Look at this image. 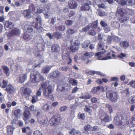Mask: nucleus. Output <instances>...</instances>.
Here are the masks:
<instances>
[{"mask_svg": "<svg viewBox=\"0 0 135 135\" xmlns=\"http://www.w3.org/2000/svg\"><path fill=\"white\" fill-rule=\"evenodd\" d=\"M4 26L5 28L7 30V28H8L10 29H12L13 27V25L12 23L11 22L9 21H6L4 25Z\"/></svg>", "mask_w": 135, "mask_h": 135, "instance_id": "a211bd4d", "label": "nucleus"}, {"mask_svg": "<svg viewBox=\"0 0 135 135\" xmlns=\"http://www.w3.org/2000/svg\"><path fill=\"white\" fill-rule=\"evenodd\" d=\"M90 53H89L88 52H86L85 53L83 57V59L85 60L86 59H87L88 61L86 62L87 63H88L89 62V60L88 59L90 57Z\"/></svg>", "mask_w": 135, "mask_h": 135, "instance_id": "a878e982", "label": "nucleus"}, {"mask_svg": "<svg viewBox=\"0 0 135 135\" xmlns=\"http://www.w3.org/2000/svg\"><path fill=\"white\" fill-rule=\"evenodd\" d=\"M69 132L70 135H81V133L79 131H76L74 129H71Z\"/></svg>", "mask_w": 135, "mask_h": 135, "instance_id": "f3484780", "label": "nucleus"}, {"mask_svg": "<svg viewBox=\"0 0 135 135\" xmlns=\"http://www.w3.org/2000/svg\"><path fill=\"white\" fill-rule=\"evenodd\" d=\"M90 9V7L87 6L83 4H82V6L80 7V9L81 11H88Z\"/></svg>", "mask_w": 135, "mask_h": 135, "instance_id": "2f4dec72", "label": "nucleus"}, {"mask_svg": "<svg viewBox=\"0 0 135 135\" xmlns=\"http://www.w3.org/2000/svg\"><path fill=\"white\" fill-rule=\"evenodd\" d=\"M45 80V78L42 75H41L37 71H33L30 74V81L33 83H36L40 81H43Z\"/></svg>", "mask_w": 135, "mask_h": 135, "instance_id": "f257e3e1", "label": "nucleus"}, {"mask_svg": "<svg viewBox=\"0 0 135 135\" xmlns=\"http://www.w3.org/2000/svg\"><path fill=\"white\" fill-rule=\"evenodd\" d=\"M78 119L84 120L85 118V114L84 113H79L78 114Z\"/></svg>", "mask_w": 135, "mask_h": 135, "instance_id": "a18cd8bd", "label": "nucleus"}, {"mask_svg": "<svg viewBox=\"0 0 135 135\" xmlns=\"http://www.w3.org/2000/svg\"><path fill=\"white\" fill-rule=\"evenodd\" d=\"M88 33L89 35L91 36H95L96 34L95 31L94 30H90Z\"/></svg>", "mask_w": 135, "mask_h": 135, "instance_id": "052dcab7", "label": "nucleus"}, {"mask_svg": "<svg viewBox=\"0 0 135 135\" xmlns=\"http://www.w3.org/2000/svg\"><path fill=\"white\" fill-rule=\"evenodd\" d=\"M53 36H54L57 39H60L62 37L61 34L57 32H54L53 34Z\"/></svg>", "mask_w": 135, "mask_h": 135, "instance_id": "473e14b6", "label": "nucleus"}, {"mask_svg": "<svg viewBox=\"0 0 135 135\" xmlns=\"http://www.w3.org/2000/svg\"><path fill=\"white\" fill-rule=\"evenodd\" d=\"M4 73L7 76H9V75L10 73L9 68L7 66H2V67Z\"/></svg>", "mask_w": 135, "mask_h": 135, "instance_id": "393cba45", "label": "nucleus"}, {"mask_svg": "<svg viewBox=\"0 0 135 135\" xmlns=\"http://www.w3.org/2000/svg\"><path fill=\"white\" fill-rule=\"evenodd\" d=\"M59 72L58 71H54L50 74V76L51 78H56L58 77L59 75Z\"/></svg>", "mask_w": 135, "mask_h": 135, "instance_id": "5701e85b", "label": "nucleus"}, {"mask_svg": "<svg viewBox=\"0 0 135 135\" xmlns=\"http://www.w3.org/2000/svg\"><path fill=\"white\" fill-rule=\"evenodd\" d=\"M50 69V67L49 66H45L42 68L41 70L42 72L46 74L49 72Z\"/></svg>", "mask_w": 135, "mask_h": 135, "instance_id": "c85d7f7f", "label": "nucleus"}, {"mask_svg": "<svg viewBox=\"0 0 135 135\" xmlns=\"http://www.w3.org/2000/svg\"><path fill=\"white\" fill-rule=\"evenodd\" d=\"M127 6H133L135 4V0H127Z\"/></svg>", "mask_w": 135, "mask_h": 135, "instance_id": "c03bdc74", "label": "nucleus"}, {"mask_svg": "<svg viewBox=\"0 0 135 135\" xmlns=\"http://www.w3.org/2000/svg\"><path fill=\"white\" fill-rule=\"evenodd\" d=\"M100 119L102 122L103 121L105 122H109L111 119V118L105 113H103L101 116Z\"/></svg>", "mask_w": 135, "mask_h": 135, "instance_id": "ddd939ff", "label": "nucleus"}, {"mask_svg": "<svg viewBox=\"0 0 135 135\" xmlns=\"http://www.w3.org/2000/svg\"><path fill=\"white\" fill-rule=\"evenodd\" d=\"M68 3L69 6L71 9H75L78 6V4L75 1H70Z\"/></svg>", "mask_w": 135, "mask_h": 135, "instance_id": "dca6fc26", "label": "nucleus"}, {"mask_svg": "<svg viewBox=\"0 0 135 135\" xmlns=\"http://www.w3.org/2000/svg\"><path fill=\"white\" fill-rule=\"evenodd\" d=\"M59 69L60 70L65 72L68 71H70L71 70V68L68 66L61 67Z\"/></svg>", "mask_w": 135, "mask_h": 135, "instance_id": "cd10ccee", "label": "nucleus"}, {"mask_svg": "<svg viewBox=\"0 0 135 135\" xmlns=\"http://www.w3.org/2000/svg\"><path fill=\"white\" fill-rule=\"evenodd\" d=\"M128 20V18L126 16L123 17L122 18H119V21L121 22H124Z\"/></svg>", "mask_w": 135, "mask_h": 135, "instance_id": "8fccbe9b", "label": "nucleus"}, {"mask_svg": "<svg viewBox=\"0 0 135 135\" xmlns=\"http://www.w3.org/2000/svg\"><path fill=\"white\" fill-rule=\"evenodd\" d=\"M36 22L40 23H42V18L40 16H37L36 18Z\"/></svg>", "mask_w": 135, "mask_h": 135, "instance_id": "603ef678", "label": "nucleus"}, {"mask_svg": "<svg viewBox=\"0 0 135 135\" xmlns=\"http://www.w3.org/2000/svg\"><path fill=\"white\" fill-rule=\"evenodd\" d=\"M20 34V30L17 28H13L9 33L8 36L11 37L14 36H19Z\"/></svg>", "mask_w": 135, "mask_h": 135, "instance_id": "1a4fd4ad", "label": "nucleus"}, {"mask_svg": "<svg viewBox=\"0 0 135 135\" xmlns=\"http://www.w3.org/2000/svg\"><path fill=\"white\" fill-rule=\"evenodd\" d=\"M73 23V21L71 20H67L65 21V24L67 26H70Z\"/></svg>", "mask_w": 135, "mask_h": 135, "instance_id": "864d4df0", "label": "nucleus"}, {"mask_svg": "<svg viewBox=\"0 0 135 135\" xmlns=\"http://www.w3.org/2000/svg\"><path fill=\"white\" fill-rule=\"evenodd\" d=\"M90 26L89 25L86 26L82 28V31L85 32H87L90 28Z\"/></svg>", "mask_w": 135, "mask_h": 135, "instance_id": "13d9d810", "label": "nucleus"}, {"mask_svg": "<svg viewBox=\"0 0 135 135\" xmlns=\"http://www.w3.org/2000/svg\"><path fill=\"white\" fill-rule=\"evenodd\" d=\"M51 50L53 52H58L60 51V48L58 45L55 44L52 46Z\"/></svg>", "mask_w": 135, "mask_h": 135, "instance_id": "412c9836", "label": "nucleus"}, {"mask_svg": "<svg viewBox=\"0 0 135 135\" xmlns=\"http://www.w3.org/2000/svg\"><path fill=\"white\" fill-rule=\"evenodd\" d=\"M105 46V43L102 41L99 42L97 46V50L98 51H101L104 54L106 52V51L104 49V47Z\"/></svg>", "mask_w": 135, "mask_h": 135, "instance_id": "6e6552de", "label": "nucleus"}, {"mask_svg": "<svg viewBox=\"0 0 135 135\" xmlns=\"http://www.w3.org/2000/svg\"><path fill=\"white\" fill-rule=\"evenodd\" d=\"M134 117H133L129 119V122L130 124L133 126L135 125V120Z\"/></svg>", "mask_w": 135, "mask_h": 135, "instance_id": "6e6d98bb", "label": "nucleus"}, {"mask_svg": "<svg viewBox=\"0 0 135 135\" xmlns=\"http://www.w3.org/2000/svg\"><path fill=\"white\" fill-rule=\"evenodd\" d=\"M32 37L31 35H30L26 32L24 33L23 37L25 40L26 41H28L31 39Z\"/></svg>", "mask_w": 135, "mask_h": 135, "instance_id": "c756f323", "label": "nucleus"}, {"mask_svg": "<svg viewBox=\"0 0 135 135\" xmlns=\"http://www.w3.org/2000/svg\"><path fill=\"white\" fill-rule=\"evenodd\" d=\"M91 97V96L90 94L88 93H86L83 95L81 98L83 99H89Z\"/></svg>", "mask_w": 135, "mask_h": 135, "instance_id": "3c124183", "label": "nucleus"}, {"mask_svg": "<svg viewBox=\"0 0 135 135\" xmlns=\"http://www.w3.org/2000/svg\"><path fill=\"white\" fill-rule=\"evenodd\" d=\"M23 92L25 94L29 95L31 93L32 91L30 88H26L24 89Z\"/></svg>", "mask_w": 135, "mask_h": 135, "instance_id": "79ce46f5", "label": "nucleus"}, {"mask_svg": "<svg viewBox=\"0 0 135 135\" xmlns=\"http://www.w3.org/2000/svg\"><path fill=\"white\" fill-rule=\"evenodd\" d=\"M107 97L109 98L112 102H116L118 98V95L116 92L108 91L107 92Z\"/></svg>", "mask_w": 135, "mask_h": 135, "instance_id": "39448f33", "label": "nucleus"}, {"mask_svg": "<svg viewBox=\"0 0 135 135\" xmlns=\"http://www.w3.org/2000/svg\"><path fill=\"white\" fill-rule=\"evenodd\" d=\"M50 4H47L43 6V7H40L37 9V13H40L43 12L46 18H48L50 17V13L49 11Z\"/></svg>", "mask_w": 135, "mask_h": 135, "instance_id": "f03ea898", "label": "nucleus"}, {"mask_svg": "<svg viewBox=\"0 0 135 135\" xmlns=\"http://www.w3.org/2000/svg\"><path fill=\"white\" fill-rule=\"evenodd\" d=\"M90 43V41L89 40H86L84 41L82 45V47L84 48H85L88 46L89 45Z\"/></svg>", "mask_w": 135, "mask_h": 135, "instance_id": "f704fd0d", "label": "nucleus"}, {"mask_svg": "<svg viewBox=\"0 0 135 135\" xmlns=\"http://www.w3.org/2000/svg\"><path fill=\"white\" fill-rule=\"evenodd\" d=\"M65 87L62 84H60L58 85L57 89L58 90L63 91L65 90Z\"/></svg>", "mask_w": 135, "mask_h": 135, "instance_id": "4c0bfd02", "label": "nucleus"}, {"mask_svg": "<svg viewBox=\"0 0 135 135\" xmlns=\"http://www.w3.org/2000/svg\"><path fill=\"white\" fill-rule=\"evenodd\" d=\"M97 11L98 15L102 17L104 16L105 15H106V13L104 11H102L100 9H98Z\"/></svg>", "mask_w": 135, "mask_h": 135, "instance_id": "49530a36", "label": "nucleus"}, {"mask_svg": "<svg viewBox=\"0 0 135 135\" xmlns=\"http://www.w3.org/2000/svg\"><path fill=\"white\" fill-rule=\"evenodd\" d=\"M82 4L87 6L90 7V6L91 5L92 3L90 1L86 0L84 1Z\"/></svg>", "mask_w": 135, "mask_h": 135, "instance_id": "c9c22d12", "label": "nucleus"}, {"mask_svg": "<svg viewBox=\"0 0 135 135\" xmlns=\"http://www.w3.org/2000/svg\"><path fill=\"white\" fill-rule=\"evenodd\" d=\"M98 24V20L93 22L91 24V27L93 28H95L97 26Z\"/></svg>", "mask_w": 135, "mask_h": 135, "instance_id": "680f3d73", "label": "nucleus"}, {"mask_svg": "<svg viewBox=\"0 0 135 135\" xmlns=\"http://www.w3.org/2000/svg\"><path fill=\"white\" fill-rule=\"evenodd\" d=\"M90 108V106L87 105H85V108H84V111L89 113H91L92 112V110Z\"/></svg>", "mask_w": 135, "mask_h": 135, "instance_id": "72a5a7b5", "label": "nucleus"}, {"mask_svg": "<svg viewBox=\"0 0 135 135\" xmlns=\"http://www.w3.org/2000/svg\"><path fill=\"white\" fill-rule=\"evenodd\" d=\"M8 82L7 81L4 80L2 83L0 84L2 88H6V87L7 85Z\"/></svg>", "mask_w": 135, "mask_h": 135, "instance_id": "a19ab883", "label": "nucleus"}, {"mask_svg": "<svg viewBox=\"0 0 135 135\" xmlns=\"http://www.w3.org/2000/svg\"><path fill=\"white\" fill-rule=\"evenodd\" d=\"M111 54V53L109 52L108 53L107 55L103 58V60H107L111 59V56L110 55Z\"/></svg>", "mask_w": 135, "mask_h": 135, "instance_id": "e2e57ef3", "label": "nucleus"}, {"mask_svg": "<svg viewBox=\"0 0 135 135\" xmlns=\"http://www.w3.org/2000/svg\"><path fill=\"white\" fill-rule=\"evenodd\" d=\"M67 32L69 34L71 35L74 33L75 32V31L70 28L67 30Z\"/></svg>", "mask_w": 135, "mask_h": 135, "instance_id": "bf43d9fd", "label": "nucleus"}, {"mask_svg": "<svg viewBox=\"0 0 135 135\" xmlns=\"http://www.w3.org/2000/svg\"><path fill=\"white\" fill-rule=\"evenodd\" d=\"M119 3L122 6H127V0H119Z\"/></svg>", "mask_w": 135, "mask_h": 135, "instance_id": "de8ad7c7", "label": "nucleus"}, {"mask_svg": "<svg viewBox=\"0 0 135 135\" xmlns=\"http://www.w3.org/2000/svg\"><path fill=\"white\" fill-rule=\"evenodd\" d=\"M60 120V115L58 114L52 117L50 120L51 125L54 126L57 125Z\"/></svg>", "mask_w": 135, "mask_h": 135, "instance_id": "0eeeda50", "label": "nucleus"}, {"mask_svg": "<svg viewBox=\"0 0 135 135\" xmlns=\"http://www.w3.org/2000/svg\"><path fill=\"white\" fill-rule=\"evenodd\" d=\"M70 50L73 52H75L77 51L79 49L78 46L72 45L70 47Z\"/></svg>", "mask_w": 135, "mask_h": 135, "instance_id": "7c9ffc66", "label": "nucleus"}, {"mask_svg": "<svg viewBox=\"0 0 135 135\" xmlns=\"http://www.w3.org/2000/svg\"><path fill=\"white\" fill-rule=\"evenodd\" d=\"M69 83L71 84L72 85L75 86L77 85V82L76 80L71 78L69 79Z\"/></svg>", "mask_w": 135, "mask_h": 135, "instance_id": "58836bf2", "label": "nucleus"}, {"mask_svg": "<svg viewBox=\"0 0 135 135\" xmlns=\"http://www.w3.org/2000/svg\"><path fill=\"white\" fill-rule=\"evenodd\" d=\"M65 29V27L64 26H58L56 28V30L60 31H63Z\"/></svg>", "mask_w": 135, "mask_h": 135, "instance_id": "5fc2aeb1", "label": "nucleus"}, {"mask_svg": "<svg viewBox=\"0 0 135 135\" xmlns=\"http://www.w3.org/2000/svg\"><path fill=\"white\" fill-rule=\"evenodd\" d=\"M21 110L20 109H16L14 110V114L16 117L18 118L21 115Z\"/></svg>", "mask_w": 135, "mask_h": 135, "instance_id": "4be33fe9", "label": "nucleus"}, {"mask_svg": "<svg viewBox=\"0 0 135 135\" xmlns=\"http://www.w3.org/2000/svg\"><path fill=\"white\" fill-rule=\"evenodd\" d=\"M125 11L122 8H118L116 12V15L119 17H123L125 15Z\"/></svg>", "mask_w": 135, "mask_h": 135, "instance_id": "9d476101", "label": "nucleus"}, {"mask_svg": "<svg viewBox=\"0 0 135 135\" xmlns=\"http://www.w3.org/2000/svg\"><path fill=\"white\" fill-rule=\"evenodd\" d=\"M47 83V82L46 81L42 83L41 85V87L39 88V90L42 89V90H43L47 89L48 88Z\"/></svg>", "mask_w": 135, "mask_h": 135, "instance_id": "b1692460", "label": "nucleus"}, {"mask_svg": "<svg viewBox=\"0 0 135 135\" xmlns=\"http://www.w3.org/2000/svg\"><path fill=\"white\" fill-rule=\"evenodd\" d=\"M25 28L27 32H31L33 31V28L30 25H26L25 26Z\"/></svg>", "mask_w": 135, "mask_h": 135, "instance_id": "e433bc0d", "label": "nucleus"}, {"mask_svg": "<svg viewBox=\"0 0 135 135\" xmlns=\"http://www.w3.org/2000/svg\"><path fill=\"white\" fill-rule=\"evenodd\" d=\"M91 91L93 93L97 94L98 95L99 94V91L97 90L95 87L91 90Z\"/></svg>", "mask_w": 135, "mask_h": 135, "instance_id": "69168bd1", "label": "nucleus"}, {"mask_svg": "<svg viewBox=\"0 0 135 135\" xmlns=\"http://www.w3.org/2000/svg\"><path fill=\"white\" fill-rule=\"evenodd\" d=\"M133 88H135V81L132 80L128 84Z\"/></svg>", "mask_w": 135, "mask_h": 135, "instance_id": "774afa93", "label": "nucleus"}, {"mask_svg": "<svg viewBox=\"0 0 135 135\" xmlns=\"http://www.w3.org/2000/svg\"><path fill=\"white\" fill-rule=\"evenodd\" d=\"M51 107L50 102H48L43 106L42 108L44 111L47 112L51 108Z\"/></svg>", "mask_w": 135, "mask_h": 135, "instance_id": "2eb2a0df", "label": "nucleus"}, {"mask_svg": "<svg viewBox=\"0 0 135 135\" xmlns=\"http://www.w3.org/2000/svg\"><path fill=\"white\" fill-rule=\"evenodd\" d=\"M114 121L115 123L118 126H123L127 124V120L123 119L122 117H115L114 119Z\"/></svg>", "mask_w": 135, "mask_h": 135, "instance_id": "423d86ee", "label": "nucleus"}, {"mask_svg": "<svg viewBox=\"0 0 135 135\" xmlns=\"http://www.w3.org/2000/svg\"><path fill=\"white\" fill-rule=\"evenodd\" d=\"M27 76L26 74L20 75L19 77L16 79V80L19 82L22 83L27 79Z\"/></svg>", "mask_w": 135, "mask_h": 135, "instance_id": "4468645a", "label": "nucleus"}, {"mask_svg": "<svg viewBox=\"0 0 135 135\" xmlns=\"http://www.w3.org/2000/svg\"><path fill=\"white\" fill-rule=\"evenodd\" d=\"M120 46L125 48H127L129 46L128 42L126 41H122L120 43Z\"/></svg>", "mask_w": 135, "mask_h": 135, "instance_id": "bb28decb", "label": "nucleus"}, {"mask_svg": "<svg viewBox=\"0 0 135 135\" xmlns=\"http://www.w3.org/2000/svg\"><path fill=\"white\" fill-rule=\"evenodd\" d=\"M38 23L36 22L35 23V22H33L32 23V25L35 28L37 29L40 27L42 26V23Z\"/></svg>", "mask_w": 135, "mask_h": 135, "instance_id": "37998d69", "label": "nucleus"}, {"mask_svg": "<svg viewBox=\"0 0 135 135\" xmlns=\"http://www.w3.org/2000/svg\"><path fill=\"white\" fill-rule=\"evenodd\" d=\"M106 107L108 109L109 112L110 114L113 112V109L111 105L107 104L106 105Z\"/></svg>", "mask_w": 135, "mask_h": 135, "instance_id": "09e8293b", "label": "nucleus"}, {"mask_svg": "<svg viewBox=\"0 0 135 135\" xmlns=\"http://www.w3.org/2000/svg\"><path fill=\"white\" fill-rule=\"evenodd\" d=\"M73 44L75 46H78L80 44V42L79 40L78 39L75 40L74 41Z\"/></svg>", "mask_w": 135, "mask_h": 135, "instance_id": "0e129e2a", "label": "nucleus"}, {"mask_svg": "<svg viewBox=\"0 0 135 135\" xmlns=\"http://www.w3.org/2000/svg\"><path fill=\"white\" fill-rule=\"evenodd\" d=\"M7 132L9 135L13 134L14 128L13 127L10 125L8 126L7 127Z\"/></svg>", "mask_w": 135, "mask_h": 135, "instance_id": "6ab92c4d", "label": "nucleus"}, {"mask_svg": "<svg viewBox=\"0 0 135 135\" xmlns=\"http://www.w3.org/2000/svg\"><path fill=\"white\" fill-rule=\"evenodd\" d=\"M43 91V95L45 97L51 100H54V98L52 94L53 91L52 86L50 85L48 86L47 89Z\"/></svg>", "mask_w": 135, "mask_h": 135, "instance_id": "7ed1b4c3", "label": "nucleus"}, {"mask_svg": "<svg viewBox=\"0 0 135 135\" xmlns=\"http://www.w3.org/2000/svg\"><path fill=\"white\" fill-rule=\"evenodd\" d=\"M131 103L135 105V96H132L130 98Z\"/></svg>", "mask_w": 135, "mask_h": 135, "instance_id": "4d7b16f0", "label": "nucleus"}, {"mask_svg": "<svg viewBox=\"0 0 135 135\" xmlns=\"http://www.w3.org/2000/svg\"><path fill=\"white\" fill-rule=\"evenodd\" d=\"M6 90L7 93L11 94H13L14 92L15 89L12 85L9 84L7 86Z\"/></svg>", "mask_w": 135, "mask_h": 135, "instance_id": "f8f14e48", "label": "nucleus"}, {"mask_svg": "<svg viewBox=\"0 0 135 135\" xmlns=\"http://www.w3.org/2000/svg\"><path fill=\"white\" fill-rule=\"evenodd\" d=\"M23 119L25 121L31 117V114L28 108L25 110L23 113Z\"/></svg>", "mask_w": 135, "mask_h": 135, "instance_id": "9b49d317", "label": "nucleus"}, {"mask_svg": "<svg viewBox=\"0 0 135 135\" xmlns=\"http://www.w3.org/2000/svg\"><path fill=\"white\" fill-rule=\"evenodd\" d=\"M92 127L90 125H87L84 127V132L86 134H88L89 131L92 129Z\"/></svg>", "mask_w": 135, "mask_h": 135, "instance_id": "aec40b11", "label": "nucleus"}, {"mask_svg": "<svg viewBox=\"0 0 135 135\" xmlns=\"http://www.w3.org/2000/svg\"><path fill=\"white\" fill-rule=\"evenodd\" d=\"M32 11L37 12L33 4H31L29 6V8L28 10H25L23 12V14L25 17L28 19L31 18L32 14Z\"/></svg>", "mask_w": 135, "mask_h": 135, "instance_id": "20e7f679", "label": "nucleus"}, {"mask_svg": "<svg viewBox=\"0 0 135 135\" xmlns=\"http://www.w3.org/2000/svg\"><path fill=\"white\" fill-rule=\"evenodd\" d=\"M38 122L41 125L44 126L45 124V121L44 120L38 119Z\"/></svg>", "mask_w": 135, "mask_h": 135, "instance_id": "338daca9", "label": "nucleus"}, {"mask_svg": "<svg viewBox=\"0 0 135 135\" xmlns=\"http://www.w3.org/2000/svg\"><path fill=\"white\" fill-rule=\"evenodd\" d=\"M95 74H97L100 75H103V74L101 72L99 71H92L89 72H88V74H90L91 75H93Z\"/></svg>", "mask_w": 135, "mask_h": 135, "instance_id": "ea45409f", "label": "nucleus"}]
</instances>
